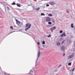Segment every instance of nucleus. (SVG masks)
<instances>
[{"label":"nucleus","instance_id":"1","mask_svg":"<svg viewBox=\"0 0 75 75\" xmlns=\"http://www.w3.org/2000/svg\"><path fill=\"white\" fill-rule=\"evenodd\" d=\"M40 52H38L37 56V59L35 61V63H36V62H37L38 61V58H39V57H40Z\"/></svg>","mask_w":75,"mask_h":75},{"label":"nucleus","instance_id":"2","mask_svg":"<svg viewBox=\"0 0 75 75\" xmlns=\"http://www.w3.org/2000/svg\"><path fill=\"white\" fill-rule=\"evenodd\" d=\"M49 3L51 6H54L55 5V3L54 1H50L49 2Z\"/></svg>","mask_w":75,"mask_h":75},{"label":"nucleus","instance_id":"3","mask_svg":"<svg viewBox=\"0 0 75 75\" xmlns=\"http://www.w3.org/2000/svg\"><path fill=\"white\" fill-rule=\"evenodd\" d=\"M57 28L55 26H53L52 28H50V30L51 31L52 33H53V30H55Z\"/></svg>","mask_w":75,"mask_h":75},{"label":"nucleus","instance_id":"4","mask_svg":"<svg viewBox=\"0 0 75 75\" xmlns=\"http://www.w3.org/2000/svg\"><path fill=\"white\" fill-rule=\"evenodd\" d=\"M31 24H30L29 23H27L25 25L26 28H27V27H28L30 28V27H31Z\"/></svg>","mask_w":75,"mask_h":75},{"label":"nucleus","instance_id":"5","mask_svg":"<svg viewBox=\"0 0 75 75\" xmlns=\"http://www.w3.org/2000/svg\"><path fill=\"white\" fill-rule=\"evenodd\" d=\"M74 57V53H72L68 57L69 59H71Z\"/></svg>","mask_w":75,"mask_h":75},{"label":"nucleus","instance_id":"6","mask_svg":"<svg viewBox=\"0 0 75 75\" xmlns=\"http://www.w3.org/2000/svg\"><path fill=\"white\" fill-rule=\"evenodd\" d=\"M65 46H63L61 47V50L62 51H65Z\"/></svg>","mask_w":75,"mask_h":75},{"label":"nucleus","instance_id":"7","mask_svg":"<svg viewBox=\"0 0 75 75\" xmlns=\"http://www.w3.org/2000/svg\"><path fill=\"white\" fill-rule=\"evenodd\" d=\"M65 36H66V35H65V32H64L63 34L60 35V37H65Z\"/></svg>","mask_w":75,"mask_h":75},{"label":"nucleus","instance_id":"8","mask_svg":"<svg viewBox=\"0 0 75 75\" xmlns=\"http://www.w3.org/2000/svg\"><path fill=\"white\" fill-rule=\"evenodd\" d=\"M33 71L31 70L29 72V74H29L30 75H33Z\"/></svg>","mask_w":75,"mask_h":75},{"label":"nucleus","instance_id":"9","mask_svg":"<svg viewBox=\"0 0 75 75\" xmlns=\"http://www.w3.org/2000/svg\"><path fill=\"white\" fill-rule=\"evenodd\" d=\"M16 23L17 24H20V22L19 21H18V20H16Z\"/></svg>","mask_w":75,"mask_h":75},{"label":"nucleus","instance_id":"10","mask_svg":"<svg viewBox=\"0 0 75 75\" xmlns=\"http://www.w3.org/2000/svg\"><path fill=\"white\" fill-rule=\"evenodd\" d=\"M46 20L47 21H51V19L49 18H47L46 19Z\"/></svg>","mask_w":75,"mask_h":75},{"label":"nucleus","instance_id":"11","mask_svg":"<svg viewBox=\"0 0 75 75\" xmlns=\"http://www.w3.org/2000/svg\"><path fill=\"white\" fill-rule=\"evenodd\" d=\"M73 25H74V24L73 23H71V27L72 28H73L74 27V26H73Z\"/></svg>","mask_w":75,"mask_h":75},{"label":"nucleus","instance_id":"12","mask_svg":"<svg viewBox=\"0 0 75 75\" xmlns=\"http://www.w3.org/2000/svg\"><path fill=\"white\" fill-rule=\"evenodd\" d=\"M48 16H49L50 17H52V15L51 14H49L48 15Z\"/></svg>","mask_w":75,"mask_h":75},{"label":"nucleus","instance_id":"13","mask_svg":"<svg viewBox=\"0 0 75 75\" xmlns=\"http://www.w3.org/2000/svg\"><path fill=\"white\" fill-rule=\"evenodd\" d=\"M57 45H61V44L59 42H57Z\"/></svg>","mask_w":75,"mask_h":75},{"label":"nucleus","instance_id":"14","mask_svg":"<svg viewBox=\"0 0 75 75\" xmlns=\"http://www.w3.org/2000/svg\"><path fill=\"white\" fill-rule=\"evenodd\" d=\"M17 6L19 7H20V4H16Z\"/></svg>","mask_w":75,"mask_h":75},{"label":"nucleus","instance_id":"15","mask_svg":"<svg viewBox=\"0 0 75 75\" xmlns=\"http://www.w3.org/2000/svg\"><path fill=\"white\" fill-rule=\"evenodd\" d=\"M29 28H28V27H27V28H26L25 29V31H27V30H28V29H29Z\"/></svg>","mask_w":75,"mask_h":75},{"label":"nucleus","instance_id":"16","mask_svg":"<svg viewBox=\"0 0 75 75\" xmlns=\"http://www.w3.org/2000/svg\"><path fill=\"white\" fill-rule=\"evenodd\" d=\"M47 37H48V38H50V37H51V34H50L49 35H47Z\"/></svg>","mask_w":75,"mask_h":75},{"label":"nucleus","instance_id":"17","mask_svg":"<svg viewBox=\"0 0 75 75\" xmlns=\"http://www.w3.org/2000/svg\"><path fill=\"white\" fill-rule=\"evenodd\" d=\"M48 24H49L51 25L52 24V23L51 22H48Z\"/></svg>","mask_w":75,"mask_h":75},{"label":"nucleus","instance_id":"18","mask_svg":"<svg viewBox=\"0 0 75 75\" xmlns=\"http://www.w3.org/2000/svg\"><path fill=\"white\" fill-rule=\"evenodd\" d=\"M41 16H45V14L44 13H41Z\"/></svg>","mask_w":75,"mask_h":75},{"label":"nucleus","instance_id":"19","mask_svg":"<svg viewBox=\"0 0 75 75\" xmlns=\"http://www.w3.org/2000/svg\"><path fill=\"white\" fill-rule=\"evenodd\" d=\"M14 2H13V3L11 4H12V5H15L16 4V3H14Z\"/></svg>","mask_w":75,"mask_h":75},{"label":"nucleus","instance_id":"20","mask_svg":"<svg viewBox=\"0 0 75 75\" xmlns=\"http://www.w3.org/2000/svg\"><path fill=\"white\" fill-rule=\"evenodd\" d=\"M52 23H55V20L54 19L52 20Z\"/></svg>","mask_w":75,"mask_h":75},{"label":"nucleus","instance_id":"21","mask_svg":"<svg viewBox=\"0 0 75 75\" xmlns=\"http://www.w3.org/2000/svg\"><path fill=\"white\" fill-rule=\"evenodd\" d=\"M42 43L43 44H45V42L44 41H43L42 42Z\"/></svg>","mask_w":75,"mask_h":75},{"label":"nucleus","instance_id":"22","mask_svg":"<svg viewBox=\"0 0 75 75\" xmlns=\"http://www.w3.org/2000/svg\"><path fill=\"white\" fill-rule=\"evenodd\" d=\"M68 65H71V63H68Z\"/></svg>","mask_w":75,"mask_h":75},{"label":"nucleus","instance_id":"23","mask_svg":"<svg viewBox=\"0 0 75 75\" xmlns=\"http://www.w3.org/2000/svg\"><path fill=\"white\" fill-rule=\"evenodd\" d=\"M75 68H73V70H72V71L73 72H74V70H75Z\"/></svg>","mask_w":75,"mask_h":75},{"label":"nucleus","instance_id":"24","mask_svg":"<svg viewBox=\"0 0 75 75\" xmlns=\"http://www.w3.org/2000/svg\"><path fill=\"white\" fill-rule=\"evenodd\" d=\"M13 32H11L8 34V35H9V34H11V33H13Z\"/></svg>","mask_w":75,"mask_h":75},{"label":"nucleus","instance_id":"25","mask_svg":"<svg viewBox=\"0 0 75 75\" xmlns=\"http://www.w3.org/2000/svg\"><path fill=\"white\" fill-rule=\"evenodd\" d=\"M60 33H62V30H60L59 32Z\"/></svg>","mask_w":75,"mask_h":75},{"label":"nucleus","instance_id":"26","mask_svg":"<svg viewBox=\"0 0 75 75\" xmlns=\"http://www.w3.org/2000/svg\"><path fill=\"white\" fill-rule=\"evenodd\" d=\"M10 28L11 30H13V26H11Z\"/></svg>","mask_w":75,"mask_h":75},{"label":"nucleus","instance_id":"27","mask_svg":"<svg viewBox=\"0 0 75 75\" xmlns=\"http://www.w3.org/2000/svg\"><path fill=\"white\" fill-rule=\"evenodd\" d=\"M46 6L47 7H48V6H50V5L48 4H46Z\"/></svg>","mask_w":75,"mask_h":75},{"label":"nucleus","instance_id":"28","mask_svg":"<svg viewBox=\"0 0 75 75\" xmlns=\"http://www.w3.org/2000/svg\"><path fill=\"white\" fill-rule=\"evenodd\" d=\"M35 10H40V8H37L36 9H35Z\"/></svg>","mask_w":75,"mask_h":75},{"label":"nucleus","instance_id":"29","mask_svg":"<svg viewBox=\"0 0 75 75\" xmlns=\"http://www.w3.org/2000/svg\"><path fill=\"white\" fill-rule=\"evenodd\" d=\"M65 53H63V57H64V56H65Z\"/></svg>","mask_w":75,"mask_h":75},{"label":"nucleus","instance_id":"30","mask_svg":"<svg viewBox=\"0 0 75 75\" xmlns=\"http://www.w3.org/2000/svg\"><path fill=\"white\" fill-rule=\"evenodd\" d=\"M61 64L59 65L58 67V68H59V67H61Z\"/></svg>","mask_w":75,"mask_h":75},{"label":"nucleus","instance_id":"31","mask_svg":"<svg viewBox=\"0 0 75 75\" xmlns=\"http://www.w3.org/2000/svg\"><path fill=\"white\" fill-rule=\"evenodd\" d=\"M50 25H47V27H50Z\"/></svg>","mask_w":75,"mask_h":75},{"label":"nucleus","instance_id":"32","mask_svg":"<svg viewBox=\"0 0 75 75\" xmlns=\"http://www.w3.org/2000/svg\"><path fill=\"white\" fill-rule=\"evenodd\" d=\"M37 44H38V45H40V42H37Z\"/></svg>","mask_w":75,"mask_h":75},{"label":"nucleus","instance_id":"33","mask_svg":"<svg viewBox=\"0 0 75 75\" xmlns=\"http://www.w3.org/2000/svg\"><path fill=\"white\" fill-rule=\"evenodd\" d=\"M7 8L8 9V10H10V9L8 7H7Z\"/></svg>","mask_w":75,"mask_h":75},{"label":"nucleus","instance_id":"34","mask_svg":"<svg viewBox=\"0 0 75 75\" xmlns=\"http://www.w3.org/2000/svg\"><path fill=\"white\" fill-rule=\"evenodd\" d=\"M2 14V13H1V12L0 11V14Z\"/></svg>","mask_w":75,"mask_h":75},{"label":"nucleus","instance_id":"35","mask_svg":"<svg viewBox=\"0 0 75 75\" xmlns=\"http://www.w3.org/2000/svg\"><path fill=\"white\" fill-rule=\"evenodd\" d=\"M63 43H64V41H63L62 42V44H63Z\"/></svg>","mask_w":75,"mask_h":75},{"label":"nucleus","instance_id":"36","mask_svg":"<svg viewBox=\"0 0 75 75\" xmlns=\"http://www.w3.org/2000/svg\"><path fill=\"white\" fill-rule=\"evenodd\" d=\"M69 42H71V40H69Z\"/></svg>","mask_w":75,"mask_h":75},{"label":"nucleus","instance_id":"37","mask_svg":"<svg viewBox=\"0 0 75 75\" xmlns=\"http://www.w3.org/2000/svg\"><path fill=\"white\" fill-rule=\"evenodd\" d=\"M23 30H19V31H22Z\"/></svg>","mask_w":75,"mask_h":75},{"label":"nucleus","instance_id":"38","mask_svg":"<svg viewBox=\"0 0 75 75\" xmlns=\"http://www.w3.org/2000/svg\"><path fill=\"white\" fill-rule=\"evenodd\" d=\"M67 13H69V11H67Z\"/></svg>","mask_w":75,"mask_h":75},{"label":"nucleus","instance_id":"39","mask_svg":"<svg viewBox=\"0 0 75 75\" xmlns=\"http://www.w3.org/2000/svg\"><path fill=\"white\" fill-rule=\"evenodd\" d=\"M21 25H23V23H21Z\"/></svg>","mask_w":75,"mask_h":75}]
</instances>
